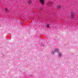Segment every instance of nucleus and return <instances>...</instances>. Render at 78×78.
<instances>
[{"label": "nucleus", "mask_w": 78, "mask_h": 78, "mask_svg": "<svg viewBox=\"0 0 78 78\" xmlns=\"http://www.w3.org/2000/svg\"><path fill=\"white\" fill-rule=\"evenodd\" d=\"M57 8L58 9H60L61 8V6L60 5H58L57 7Z\"/></svg>", "instance_id": "5"}, {"label": "nucleus", "mask_w": 78, "mask_h": 78, "mask_svg": "<svg viewBox=\"0 0 78 78\" xmlns=\"http://www.w3.org/2000/svg\"><path fill=\"white\" fill-rule=\"evenodd\" d=\"M42 46H44V45H42Z\"/></svg>", "instance_id": "13"}, {"label": "nucleus", "mask_w": 78, "mask_h": 78, "mask_svg": "<svg viewBox=\"0 0 78 78\" xmlns=\"http://www.w3.org/2000/svg\"><path fill=\"white\" fill-rule=\"evenodd\" d=\"M74 16H75V14L73 12H72L71 13V17L72 19H73V17H74Z\"/></svg>", "instance_id": "3"}, {"label": "nucleus", "mask_w": 78, "mask_h": 78, "mask_svg": "<svg viewBox=\"0 0 78 78\" xmlns=\"http://www.w3.org/2000/svg\"><path fill=\"white\" fill-rule=\"evenodd\" d=\"M28 4H31V0L29 1H28Z\"/></svg>", "instance_id": "10"}, {"label": "nucleus", "mask_w": 78, "mask_h": 78, "mask_svg": "<svg viewBox=\"0 0 78 78\" xmlns=\"http://www.w3.org/2000/svg\"><path fill=\"white\" fill-rule=\"evenodd\" d=\"M54 50L55 53H58L59 52V50L58 48H55Z\"/></svg>", "instance_id": "1"}, {"label": "nucleus", "mask_w": 78, "mask_h": 78, "mask_svg": "<svg viewBox=\"0 0 78 78\" xmlns=\"http://www.w3.org/2000/svg\"><path fill=\"white\" fill-rule=\"evenodd\" d=\"M55 53V51L54 50L52 51H51V55H54V53Z\"/></svg>", "instance_id": "7"}, {"label": "nucleus", "mask_w": 78, "mask_h": 78, "mask_svg": "<svg viewBox=\"0 0 78 78\" xmlns=\"http://www.w3.org/2000/svg\"><path fill=\"white\" fill-rule=\"evenodd\" d=\"M46 27H47V28H50V24H47L46 26Z\"/></svg>", "instance_id": "9"}, {"label": "nucleus", "mask_w": 78, "mask_h": 78, "mask_svg": "<svg viewBox=\"0 0 78 78\" xmlns=\"http://www.w3.org/2000/svg\"><path fill=\"white\" fill-rule=\"evenodd\" d=\"M53 4V3H52V2H51V3H49L50 5H51V4Z\"/></svg>", "instance_id": "12"}, {"label": "nucleus", "mask_w": 78, "mask_h": 78, "mask_svg": "<svg viewBox=\"0 0 78 78\" xmlns=\"http://www.w3.org/2000/svg\"><path fill=\"white\" fill-rule=\"evenodd\" d=\"M21 24H23V22H22V23H21Z\"/></svg>", "instance_id": "11"}, {"label": "nucleus", "mask_w": 78, "mask_h": 78, "mask_svg": "<svg viewBox=\"0 0 78 78\" xmlns=\"http://www.w3.org/2000/svg\"><path fill=\"white\" fill-rule=\"evenodd\" d=\"M62 54L61 52H59L58 53V57H60V58H61V57L62 56Z\"/></svg>", "instance_id": "4"}, {"label": "nucleus", "mask_w": 78, "mask_h": 78, "mask_svg": "<svg viewBox=\"0 0 78 78\" xmlns=\"http://www.w3.org/2000/svg\"><path fill=\"white\" fill-rule=\"evenodd\" d=\"M5 11L6 13H8V10L6 8H5Z\"/></svg>", "instance_id": "6"}, {"label": "nucleus", "mask_w": 78, "mask_h": 78, "mask_svg": "<svg viewBox=\"0 0 78 78\" xmlns=\"http://www.w3.org/2000/svg\"><path fill=\"white\" fill-rule=\"evenodd\" d=\"M39 11L40 12H42V11H43V9H42V8H41L39 9Z\"/></svg>", "instance_id": "8"}, {"label": "nucleus", "mask_w": 78, "mask_h": 78, "mask_svg": "<svg viewBox=\"0 0 78 78\" xmlns=\"http://www.w3.org/2000/svg\"><path fill=\"white\" fill-rule=\"evenodd\" d=\"M40 2H41V3L42 4V5H44V2H45L44 0H40Z\"/></svg>", "instance_id": "2"}]
</instances>
